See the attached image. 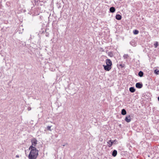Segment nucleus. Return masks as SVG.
I'll return each instance as SVG.
<instances>
[{
    "label": "nucleus",
    "instance_id": "f257e3e1",
    "mask_svg": "<svg viewBox=\"0 0 159 159\" xmlns=\"http://www.w3.org/2000/svg\"><path fill=\"white\" fill-rule=\"evenodd\" d=\"M29 149L30 151L28 155V158L36 159L38 155L39 151L35 147H32V146H30Z\"/></svg>",
    "mask_w": 159,
    "mask_h": 159
},
{
    "label": "nucleus",
    "instance_id": "f03ea898",
    "mask_svg": "<svg viewBox=\"0 0 159 159\" xmlns=\"http://www.w3.org/2000/svg\"><path fill=\"white\" fill-rule=\"evenodd\" d=\"M31 2L33 5L42 6L43 1L40 0H31Z\"/></svg>",
    "mask_w": 159,
    "mask_h": 159
},
{
    "label": "nucleus",
    "instance_id": "7ed1b4c3",
    "mask_svg": "<svg viewBox=\"0 0 159 159\" xmlns=\"http://www.w3.org/2000/svg\"><path fill=\"white\" fill-rule=\"evenodd\" d=\"M31 143L32 145L30 146H32V147H34L36 146L37 143V140L35 138H33L31 140Z\"/></svg>",
    "mask_w": 159,
    "mask_h": 159
},
{
    "label": "nucleus",
    "instance_id": "20e7f679",
    "mask_svg": "<svg viewBox=\"0 0 159 159\" xmlns=\"http://www.w3.org/2000/svg\"><path fill=\"white\" fill-rule=\"evenodd\" d=\"M103 67L104 70L107 71H109L112 68V67L104 65H103Z\"/></svg>",
    "mask_w": 159,
    "mask_h": 159
},
{
    "label": "nucleus",
    "instance_id": "39448f33",
    "mask_svg": "<svg viewBox=\"0 0 159 159\" xmlns=\"http://www.w3.org/2000/svg\"><path fill=\"white\" fill-rule=\"evenodd\" d=\"M34 9H35L36 10H35L34 11V9H33L32 7L31 8V9L30 11L31 13H33V14L35 15H37L39 14V12L37 11V9L35 8H34Z\"/></svg>",
    "mask_w": 159,
    "mask_h": 159
},
{
    "label": "nucleus",
    "instance_id": "423d86ee",
    "mask_svg": "<svg viewBox=\"0 0 159 159\" xmlns=\"http://www.w3.org/2000/svg\"><path fill=\"white\" fill-rule=\"evenodd\" d=\"M106 65L112 67V62L109 59H107L106 60Z\"/></svg>",
    "mask_w": 159,
    "mask_h": 159
},
{
    "label": "nucleus",
    "instance_id": "0eeeda50",
    "mask_svg": "<svg viewBox=\"0 0 159 159\" xmlns=\"http://www.w3.org/2000/svg\"><path fill=\"white\" fill-rule=\"evenodd\" d=\"M125 120L127 122L129 123L131 121V118L130 115L126 116L125 119Z\"/></svg>",
    "mask_w": 159,
    "mask_h": 159
},
{
    "label": "nucleus",
    "instance_id": "6e6552de",
    "mask_svg": "<svg viewBox=\"0 0 159 159\" xmlns=\"http://www.w3.org/2000/svg\"><path fill=\"white\" fill-rule=\"evenodd\" d=\"M136 87L137 88L140 89L142 88L143 87V85L142 84H140L139 83H137L136 84Z\"/></svg>",
    "mask_w": 159,
    "mask_h": 159
},
{
    "label": "nucleus",
    "instance_id": "1a4fd4ad",
    "mask_svg": "<svg viewBox=\"0 0 159 159\" xmlns=\"http://www.w3.org/2000/svg\"><path fill=\"white\" fill-rule=\"evenodd\" d=\"M107 143L108 147H111L113 143V142H112V140H110L108 141Z\"/></svg>",
    "mask_w": 159,
    "mask_h": 159
},
{
    "label": "nucleus",
    "instance_id": "9d476101",
    "mask_svg": "<svg viewBox=\"0 0 159 159\" xmlns=\"http://www.w3.org/2000/svg\"><path fill=\"white\" fill-rule=\"evenodd\" d=\"M117 154V151L116 150H114L112 152V156L114 157H115Z\"/></svg>",
    "mask_w": 159,
    "mask_h": 159
},
{
    "label": "nucleus",
    "instance_id": "9b49d317",
    "mask_svg": "<svg viewBox=\"0 0 159 159\" xmlns=\"http://www.w3.org/2000/svg\"><path fill=\"white\" fill-rule=\"evenodd\" d=\"M116 18L117 20H120L121 19V16L120 15H116Z\"/></svg>",
    "mask_w": 159,
    "mask_h": 159
},
{
    "label": "nucleus",
    "instance_id": "f8f14e48",
    "mask_svg": "<svg viewBox=\"0 0 159 159\" xmlns=\"http://www.w3.org/2000/svg\"><path fill=\"white\" fill-rule=\"evenodd\" d=\"M110 11L111 12H114L115 11V8L113 7H111L110 9Z\"/></svg>",
    "mask_w": 159,
    "mask_h": 159
},
{
    "label": "nucleus",
    "instance_id": "ddd939ff",
    "mask_svg": "<svg viewBox=\"0 0 159 159\" xmlns=\"http://www.w3.org/2000/svg\"><path fill=\"white\" fill-rule=\"evenodd\" d=\"M129 91L132 93H133L135 91V89L131 87L129 88Z\"/></svg>",
    "mask_w": 159,
    "mask_h": 159
},
{
    "label": "nucleus",
    "instance_id": "4468645a",
    "mask_svg": "<svg viewBox=\"0 0 159 159\" xmlns=\"http://www.w3.org/2000/svg\"><path fill=\"white\" fill-rule=\"evenodd\" d=\"M130 43L131 44V45L133 46H135L136 45V43L134 41H131Z\"/></svg>",
    "mask_w": 159,
    "mask_h": 159
},
{
    "label": "nucleus",
    "instance_id": "2eb2a0df",
    "mask_svg": "<svg viewBox=\"0 0 159 159\" xmlns=\"http://www.w3.org/2000/svg\"><path fill=\"white\" fill-rule=\"evenodd\" d=\"M126 113V112L125 110L124 109H123L121 111V114L122 115H125Z\"/></svg>",
    "mask_w": 159,
    "mask_h": 159
},
{
    "label": "nucleus",
    "instance_id": "dca6fc26",
    "mask_svg": "<svg viewBox=\"0 0 159 159\" xmlns=\"http://www.w3.org/2000/svg\"><path fill=\"white\" fill-rule=\"evenodd\" d=\"M143 72L142 71H140L139 72V74H138L139 75L140 77H142L143 76Z\"/></svg>",
    "mask_w": 159,
    "mask_h": 159
},
{
    "label": "nucleus",
    "instance_id": "f3484780",
    "mask_svg": "<svg viewBox=\"0 0 159 159\" xmlns=\"http://www.w3.org/2000/svg\"><path fill=\"white\" fill-rule=\"evenodd\" d=\"M133 33L134 34H137L139 33V31L137 30H133Z\"/></svg>",
    "mask_w": 159,
    "mask_h": 159
},
{
    "label": "nucleus",
    "instance_id": "a211bd4d",
    "mask_svg": "<svg viewBox=\"0 0 159 159\" xmlns=\"http://www.w3.org/2000/svg\"><path fill=\"white\" fill-rule=\"evenodd\" d=\"M155 48H157L158 46V43L157 42H155L154 44Z\"/></svg>",
    "mask_w": 159,
    "mask_h": 159
},
{
    "label": "nucleus",
    "instance_id": "6ab92c4d",
    "mask_svg": "<svg viewBox=\"0 0 159 159\" xmlns=\"http://www.w3.org/2000/svg\"><path fill=\"white\" fill-rule=\"evenodd\" d=\"M154 73L158 75L159 73V70L158 69H156L154 70Z\"/></svg>",
    "mask_w": 159,
    "mask_h": 159
},
{
    "label": "nucleus",
    "instance_id": "aec40b11",
    "mask_svg": "<svg viewBox=\"0 0 159 159\" xmlns=\"http://www.w3.org/2000/svg\"><path fill=\"white\" fill-rule=\"evenodd\" d=\"M128 57V54H124L123 56V57L125 59H126Z\"/></svg>",
    "mask_w": 159,
    "mask_h": 159
},
{
    "label": "nucleus",
    "instance_id": "412c9836",
    "mask_svg": "<svg viewBox=\"0 0 159 159\" xmlns=\"http://www.w3.org/2000/svg\"><path fill=\"white\" fill-rule=\"evenodd\" d=\"M51 126H48L47 127V129L48 130H50V131H51Z\"/></svg>",
    "mask_w": 159,
    "mask_h": 159
},
{
    "label": "nucleus",
    "instance_id": "4be33fe9",
    "mask_svg": "<svg viewBox=\"0 0 159 159\" xmlns=\"http://www.w3.org/2000/svg\"><path fill=\"white\" fill-rule=\"evenodd\" d=\"M31 109V107H29L28 109H27V110H28V111H30Z\"/></svg>",
    "mask_w": 159,
    "mask_h": 159
},
{
    "label": "nucleus",
    "instance_id": "5701e85b",
    "mask_svg": "<svg viewBox=\"0 0 159 159\" xmlns=\"http://www.w3.org/2000/svg\"><path fill=\"white\" fill-rule=\"evenodd\" d=\"M112 142H113V143H114L116 142L117 141H116V139H115L114 140L112 141Z\"/></svg>",
    "mask_w": 159,
    "mask_h": 159
},
{
    "label": "nucleus",
    "instance_id": "b1692460",
    "mask_svg": "<svg viewBox=\"0 0 159 159\" xmlns=\"http://www.w3.org/2000/svg\"><path fill=\"white\" fill-rule=\"evenodd\" d=\"M19 157V155H16V157Z\"/></svg>",
    "mask_w": 159,
    "mask_h": 159
},
{
    "label": "nucleus",
    "instance_id": "393cba45",
    "mask_svg": "<svg viewBox=\"0 0 159 159\" xmlns=\"http://www.w3.org/2000/svg\"><path fill=\"white\" fill-rule=\"evenodd\" d=\"M42 16H40V19H42Z\"/></svg>",
    "mask_w": 159,
    "mask_h": 159
},
{
    "label": "nucleus",
    "instance_id": "a878e982",
    "mask_svg": "<svg viewBox=\"0 0 159 159\" xmlns=\"http://www.w3.org/2000/svg\"><path fill=\"white\" fill-rule=\"evenodd\" d=\"M65 144H64V145H62V146H65Z\"/></svg>",
    "mask_w": 159,
    "mask_h": 159
},
{
    "label": "nucleus",
    "instance_id": "bb28decb",
    "mask_svg": "<svg viewBox=\"0 0 159 159\" xmlns=\"http://www.w3.org/2000/svg\"><path fill=\"white\" fill-rule=\"evenodd\" d=\"M158 101H159V97H158Z\"/></svg>",
    "mask_w": 159,
    "mask_h": 159
},
{
    "label": "nucleus",
    "instance_id": "cd10ccee",
    "mask_svg": "<svg viewBox=\"0 0 159 159\" xmlns=\"http://www.w3.org/2000/svg\"><path fill=\"white\" fill-rule=\"evenodd\" d=\"M1 52H2V51H1V52L0 51V54H1Z\"/></svg>",
    "mask_w": 159,
    "mask_h": 159
},
{
    "label": "nucleus",
    "instance_id": "c85d7f7f",
    "mask_svg": "<svg viewBox=\"0 0 159 159\" xmlns=\"http://www.w3.org/2000/svg\"><path fill=\"white\" fill-rule=\"evenodd\" d=\"M46 36H47V34L46 35Z\"/></svg>",
    "mask_w": 159,
    "mask_h": 159
},
{
    "label": "nucleus",
    "instance_id": "c756f323",
    "mask_svg": "<svg viewBox=\"0 0 159 159\" xmlns=\"http://www.w3.org/2000/svg\"><path fill=\"white\" fill-rule=\"evenodd\" d=\"M46 36H47V34L46 35Z\"/></svg>",
    "mask_w": 159,
    "mask_h": 159
}]
</instances>
